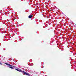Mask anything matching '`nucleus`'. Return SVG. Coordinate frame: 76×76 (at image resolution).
Here are the masks:
<instances>
[{
    "mask_svg": "<svg viewBox=\"0 0 76 76\" xmlns=\"http://www.w3.org/2000/svg\"><path fill=\"white\" fill-rule=\"evenodd\" d=\"M22 72H23L24 74H25V75H27L28 76H29V74L28 73H27L24 71H22Z\"/></svg>",
    "mask_w": 76,
    "mask_h": 76,
    "instance_id": "obj_1",
    "label": "nucleus"
},
{
    "mask_svg": "<svg viewBox=\"0 0 76 76\" xmlns=\"http://www.w3.org/2000/svg\"><path fill=\"white\" fill-rule=\"evenodd\" d=\"M51 30H48V34L49 36L51 35Z\"/></svg>",
    "mask_w": 76,
    "mask_h": 76,
    "instance_id": "obj_2",
    "label": "nucleus"
},
{
    "mask_svg": "<svg viewBox=\"0 0 76 76\" xmlns=\"http://www.w3.org/2000/svg\"><path fill=\"white\" fill-rule=\"evenodd\" d=\"M5 64H6V65H7V66H12V67H15V66H12L10 64L7 63H5Z\"/></svg>",
    "mask_w": 76,
    "mask_h": 76,
    "instance_id": "obj_3",
    "label": "nucleus"
},
{
    "mask_svg": "<svg viewBox=\"0 0 76 76\" xmlns=\"http://www.w3.org/2000/svg\"><path fill=\"white\" fill-rule=\"evenodd\" d=\"M45 13V15H43L44 16V17L45 18H48V16H47V14H46V13Z\"/></svg>",
    "mask_w": 76,
    "mask_h": 76,
    "instance_id": "obj_4",
    "label": "nucleus"
},
{
    "mask_svg": "<svg viewBox=\"0 0 76 76\" xmlns=\"http://www.w3.org/2000/svg\"><path fill=\"white\" fill-rule=\"evenodd\" d=\"M28 17L29 19H31L32 18V15H30L28 16Z\"/></svg>",
    "mask_w": 76,
    "mask_h": 76,
    "instance_id": "obj_5",
    "label": "nucleus"
},
{
    "mask_svg": "<svg viewBox=\"0 0 76 76\" xmlns=\"http://www.w3.org/2000/svg\"><path fill=\"white\" fill-rule=\"evenodd\" d=\"M18 72H23V71H22L20 70H19V71H18Z\"/></svg>",
    "mask_w": 76,
    "mask_h": 76,
    "instance_id": "obj_6",
    "label": "nucleus"
},
{
    "mask_svg": "<svg viewBox=\"0 0 76 76\" xmlns=\"http://www.w3.org/2000/svg\"><path fill=\"white\" fill-rule=\"evenodd\" d=\"M9 68H10V69H13V67L12 66H9Z\"/></svg>",
    "mask_w": 76,
    "mask_h": 76,
    "instance_id": "obj_7",
    "label": "nucleus"
},
{
    "mask_svg": "<svg viewBox=\"0 0 76 76\" xmlns=\"http://www.w3.org/2000/svg\"><path fill=\"white\" fill-rule=\"evenodd\" d=\"M46 7L47 9H48V6H47V5L46 6Z\"/></svg>",
    "mask_w": 76,
    "mask_h": 76,
    "instance_id": "obj_8",
    "label": "nucleus"
},
{
    "mask_svg": "<svg viewBox=\"0 0 76 76\" xmlns=\"http://www.w3.org/2000/svg\"><path fill=\"white\" fill-rule=\"evenodd\" d=\"M16 70H17V71H19V69H15Z\"/></svg>",
    "mask_w": 76,
    "mask_h": 76,
    "instance_id": "obj_9",
    "label": "nucleus"
},
{
    "mask_svg": "<svg viewBox=\"0 0 76 76\" xmlns=\"http://www.w3.org/2000/svg\"><path fill=\"white\" fill-rule=\"evenodd\" d=\"M55 19H58V18H57V17H55Z\"/></svg>",
    "mask_w": 76,
    "mask_h": 76,
    "instance_id": "obj_10",
    "label": "nucleus"
},
{
    "mask_svg": "<svg viewBox=\"0 0 76 76\" xmlns=\"http://www.w3.org/2000/svg\"><path fill=\"white\" fill-rule=\"evenodd\" d=\"M58 18L59 19H61V17H59Z\"/></svg>",
    "mask_w": 76,
    "mask_h": 76,
    "instance_id": "obj_11",
    "label": "nucleus"
},
{
    "mask_svg": "<svg viewBox=\"0 0 76 76\" xmlns=\"http://www.w3.org/2000/svg\"><path fill=\"white\" fill-rule=\"evenodd\" d=\"M48 6H50V5H49V4H48Z\"/></svg>",
    "mask_w": 76,
    "mask_h": 76,
    "instance_id": "obj_12",
    "label": "nucleus"
},
{
    "mask_svg": "<svg viewBox=\"0 0 76 76\" xmlns=\"http://www.w3.org/2000/svg\"><path fill=\"white\" fill-rule=\"evenodd\" d=\"M48 12H50V10H48Z\"/></svg>",
    "mask_w": 76,
    "mask_h": 76,
    "instance_id": "obj_13",
    "label": "nucleus"
},
{
    "mask_svg": "<svg viewBox=\"0 0 76 76\" xmlns=\"http://www.w3.org/2000/svg\"><path fill=\"white\" fill-rule=\"evenodd\" d=\"M0 64L1 65V64H1V62H0Z\"/></svg>",
    "mask_w": 76,
    "mask_h": 76,
    "instance_id": "obj_14",
    "label": "nucleus"
},
{
    "mask_svg": "<svg viewBox=\"0 0 76 76\" xmlns=\"http://www.w3.org/2000/svg\"><path fill=\"white\" fill-rule=\"evenodd\" d=\"M62 14H63V15H64V13H63L62 12Z\"/></svg>",
    "mask_w": 76,
    "mask_h": 76,
    "instance_id": "obj_15",
    "label": "nucleus"
},
{
    "mask_svg": "<svg viewBox=\"0 0 76 76\" xmlns=\"http://www.w3.org/2000/svg\"><path fill=\"white\" fill-rule=\"evenodd\" d=\"M48 18H50V17H49V16H48Z\"/></svg>",
    "mask_w": 76,
    "mask_h": 76,
    "instance_id": "obj_16",
    "label": "nucleus"
},
{
    "mask_svg": "<svg viewBox=\"0 0 76 76\" xmlns=\"http://www.w3.org/2000/svg\"><path fill=\"white\" fill-rule=\"evenodd\" d=\"M14 19H16V18H15Z\"/></svg>",
    "mask_w": 76,
    "mask_h": 76,
    "instance_id": "obj_17",
    "label": "nucleus"
},
{
    "mask_svg": "<svg viewBox=\"0 0 76 76\" xmlns=\"http://www.w3.org/2000/svg\"><path fill=\"white\" fill-rule=\"evenodd\" d=\"M48 2H49V3H50V1H48Z\"/></svg>",
    "mask_w": 76,
    "mask_h": 76,
    "instance_id": "obj_18",
    "label": "nucleus"
},
{
    "mask_svg": "<svg viewBox=\"0 0 76 76\" xmlns=\"http://www.w3.org/2000/svg\"><path fill=\"white\" fill-rule=\"evenodd\" d=\"M13 19V18H12V19Z\"/></svg>",
    "mask_w": 76,
    "mask_h": 76,
    "instance_id": "obj_19",
    "label": "nucleus"
},
{
    "mask_svg": "<svg viewBox=\"0 0 76 76\" xmlns=\"http://www.w3.org/2000/svg\"><path fill=\"white\" fill-rule=\"evenodd\" d=\"M47 13L48 12H46Z\"/></svg>",
    "mask_w": 76,
    "mask_h": 76,
    "instance_id": "obj_20",
    "label": "nucleus"
},
{
    "mask_svg": "<svg viewBox=\"0 0 76 76\" xmlns=\"http://www.w3.org/2000/svg\"><path fill=\"white\" fill-rule=\"evenodd\" d=\"M64 18V17H63L62 18Z\"/></svg>",
    "mask_w": 76,
    "mask_h": 76,
    "instance_id": "obj_21",
    "label": "nucleus"
}]
</instances>
